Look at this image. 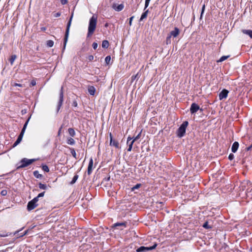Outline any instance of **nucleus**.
Returning a JSON list of instances; mask_svg holds the SVG:
<instances>
[{"mask_svg":"<svg viewBox=\"0 0 252 252\" xmlns=\"http://www.w3.org/2000/svg\"><path fill=\"white\" fill-rule=\"evenodd\" d=\"M97 19V16L94 15L90 19L87 33L88 37L91 36L94 33L96 27Z\"/></svg>","mask_w":252,"mask_h":252,"instance_id":"f257e3e1","label":"nucleus"},{"mask_svg":"<svg viewBox=\"0 0 252 252\" xmlns=\"http://www.w3.org/2000/svg\"><path fill=\"white\" fill-rule=\"evenodd\" d=\"M189 125L188 121H184L180 126L179 128L177 131V135L179 137H182L185 135L186 133V128Z\"/></svg>","mask_w":252,"mask_h":252,"instance_id":"f03ea898","label":"nucleus"},{"mask_svg":"<svg viewBox=\"0 0 252 252\" xmlns=\"http://www.w3.org/2000/svg\"><path fill=\"white\" fill-rule=\"evenodd\" d=\"M30 117L27 120V121L25 123V124L24 125V126H23V128H22V129L21 130V132L20 134L18 136L16 141L15 142V143H14V144L13 145V147H14L16 146L17 145H18L21 142V141H22L23 137V135H24V134L25 131V130L26 129L27 125L28 124V123H29V122L30 121Z\"/></svg>","mask_w":252,"mask_h":252,"instance_id":"7ed1b4c3","label":"nucleus"},{"mask_svg":"<svg viewBox=\"0 0 252 252\" xmlns=\"http://www.w3.org/2000/svg\"><path fill=\"white\" fill-rule=\"evenodd\" d=\"M72 17H73V14H72V15L70 18V19H69V20L67 23V25L66 32H65V36H64V46H63V50H64L65 49L66 43L67 42V40H68V36H69V29H70V27L71 26Z\"/></svg>","mask_w":252,"mask_h":252,"instance_id":"20e7f679","label":"nucleus"},{"mask_svg":"<svg viewBox=\"0 0 252 252\" xmlns=\"http://www.w3.org/2000/svg\"><path fill=\"white\" fill-rule=\"evenodd\" d=\"M37 201V197H34L32 200L29 201L27 205L28 211H31L36 208L38 206Z\"/></svg>","mask_w":252,"mask_h":252,"instance_id":"39448f33","label":"nucleus"},{"mask_svg":"<svg viewBox=\"0 0 252 252\" xmlns=\"http://www.w3.org/2000/svg\"><path fill=\"white\" fill-rule=\"evenodd\" d=\"M34 161H35V159H28L26 158H24L21 161L22 163L21 165H20L17 168L25 167L32 164Z\"/></svg>","mask_w":252,"mask_h":252,"instance_id":"423d86ee","label":"nucleus"},{"mask_svg":"<svg viewBox=\"0 0 252 252\" xmlns=\"http://www.w3.org/2000/svg\"><path fill=\"white\" fill-rule=\"evenodd\" d=\"M157 246V244H155L153 246L151 247H144L141 246L136 250L137 252H147L148 251L155 249Z\"/></svg>","mask_w":252,"mask_h":252,"instance_id":"0eeeda50","label":"nucleus"},{"mask_svg":"<svg viewBox=\"0 0 252 252\" xmlns=\"http://www.w3.org/2000/svg\"><path fill=\"white\" fill-rule=\"evenodd\" d=\"M150 0H145V7L144 9V10H145V12L142 13V14L141 16V18L140 19V21H142L143 19L147 18L149 10H148V9H147V10H146V9L149 6Z\"/></svg>","mask_w":252,"mask_h":252,"instance_id":"6e6552de","label":"nucleus"},{"mask_svg":"<svg viewBox=\"0 0 252 252\" xmlns=\"http://www.w3.org/2000/svg\"><path fill=\"white\" fill-rule=\"evenodd\" d=\"M63 101V87H62L60 93V99L57 106V112L60 110Z\"/></svg>","mask_w":252,"mask_h":252,"instance_id":"1a4fd4ad","label":"nucleus"},{"mask_svg":"<svg viewBox=\"0 0 252 252\" xmlns=\"http://www.w3.org/2000/svg\"><path fill=\"white\" fill-rule=\"evenodd\" d=\"M109 136H110V146H113L115 147L116 148H119V142L113 139V136L112 133L110 132L109 133Z\"/></svg>","mask_w":252,"mask_h":252,"instance_id":"9d476101","label":"nucleus"},{"mask_svg":"<svg viewBox=\"0 0 252 252\" xmlns=\"http://www.w3.org/2000/svg\"><path fill=\"white\" fill-rule=\"evenodd\" d=\"M200 109L199 106L195 103H193L190 106V111L191 114L196 113Z\"/></svg>","mask_w":252,"mask_h":252,"instance_id":"9b49d317","label":"nucleus"},{"mask_svg":"<svg viewBox=\"0 0 252 252\" xmlns=\"http://www.w3.org/2000/svg\"><path fill=\"white\" fill-rule=\"evenodd\" d=\"M228 93H229V92L227 90L223 89L219 94V99L220 100L225 99L227 97Z\"/></svg>","mask_w":252,"mask_h":252,"instance_id":"f8f14e48","label":"nucleus"},{"mask_svg":"<svg viewBox=\"0 0 252 252\" xmlns=\"http://www.w3.org/2000/svg\"><path fill=\"white\" fill-rule=\"evenodd\" d=\"M179 33H180L179 29L178 28L175 27L174 28V30H173L170 32L169 35L171 37L173 36L174 37H176L179 34Z\"/></svg>","mask_w":252,"mask_h":252,"instance_id":"ddd939ff","label":"nucleus"},{"mask_svg":"<svg viewBox=\"0 0 252 252\" xmlns=\"http://www.w3.org/2000/svg\"><path fill=\"white\" fill-rule=\"evenodd\" d=\"M112 7L117 11H121L124 9V5L123 4H120L118 5H117L116 4H114L112 6Z\"/></svg>","mask_w":252,"mask_h":252,"instance_id":"4468645a","label":"nucleus"},{"mask_svg":"<svg viewBox=\"0 0 252 252\" xmlns=\"http://www.w3.org/2000/svg\"><path fill=\"white\" fill-rule=\"evenodd\" d=\"M93 166V160L92 158H91L89 161V165H88V170H87V172L89 175L91 174L92 172Z\"/></svg>","mask_w":252,"mask_h":252,"instance_id":"2eb2a0df","label":"nucleus"},{"mask_svg":"<svg viewBox=\"0 0 252 252\" xmlns=\"http://www.w3.org/2000/svg\"><path fill=\"white\" fill-rule=\"evenodd\" d=\"M239 143L238 142H234L232 144L231 147V151L233 153H235L239 147Z\"/></svg>","mask_w":252,"mask_h":252,"instance_id":"dca6fc26","label":"nucleus"},{"mask_svg":"<svg viewBox=\"0 0 252 252\" xmlns=\"http://www.w3.org/2000/svg\"><path fill=\"white\" fill-rule=\"evenodd\" d=\"M95 88L93 86H89L88 87V92H89V93L92 95H94V94H95Z\"/></svg>","mask_w":252,"mask_h":252,"instance_id":"f3484780","label":"nucleus"},{"mask_svg":"<svg viewBox=\"0 0 252 252\" xmlns=\"http://www.w3.org/2000/svg\"><path fill=\"white\" fill-rule=\"evenodd\" d=\"M126 222H117L114 224L113 227H116L117 226H124L125 227H126Z\"/></svg>","mask_w":252,"mask_h":252,"instance_id":"a211bd4d","label":"nucleus"},{"mask_svg":"<svg viewBox=\"0 0 252 252\" xmlns=\"http://www.w3.org/2000/svg\"><path fill=\"white\" fill-rule=\"evenodd\" d=\"M243 33L244 34H247L250 36V37L252 38V31L250 30H243L242 31Z\"/></svg>","mask_w":252,"mask_h":252,"instance_id":"6ab92c4d","label":"nucleus"},{"mask_svg":"<svg viewBox=\"0 0 252 252\" xmlns=\"http://www.w3.org/2000/svg\"><path fill=\"white\" fill-rule=\"evenodd\" d=\"M109 43L107 40H104L102 41V48H107L109 47Z\"/></svg>","mask_w":252,"mask_h":252,"instance_id":"aec40b11","label":"nucleus"},{"mask_svg":"<svg viewBox=\"0 0 252 252\" xmlns=\"http://www.w3.org/2000/svg\"><path fill=\"white\" fill-rule=\"evenodd\" d=\"M68 133L70 136L72 137H73L75 135V132L73 128H69L68 129Z\"/></svg>","mask_w":252,"mask_h":252,"instance_id":"412c9836","label":"nucleus"},{"mask_svg":"<svg viewBox=\"0 0 252 252\" xmlns=\"http://www.w3.org/2000/svg\"><path fill=\"white\" fill-rule=\"evenodd\" d=\"M67 143L70 145H73L75 144L74 140L72 138H69L67 140Z\"/></svg>","mask_w":252,"mask_h":252,"instance_id":"4be33fe9","label":"nucleus"},{"mask_svg":"<svg viewBox=\"0 0 252 252\" xmlns=\"http://www.w3.org/2000/svg\"><path fill=\"white\" fill-rule=\"evenodd\" d=\"M247 184L249 187H250L248 188V189H247V192L252 191V184L250 182L247 181Z\"/></svg>","mask_w":252,"mask_h":252,"instance_id":"5701e85b","label":"nucleus"},{"mask_svg":"<svg viewBox=\"0 0 252 252\" xmlns=\"http://www.w3.org/2000/svg\"><path fill=\"white\" fill-rule=\"evenodd\" d=\"M46 45L49 47H52L54 45V41L51 40L47 41Z\"/></svg>","mask_w":252,"mask_h":252,"instance_id":"b1692460","label":"nucleus"},{"mask_svg":"<svg viewBox=\"0 0 252 252\" xmlns=\"http://www.w3.org/2000/svg\"><path fill=\"white\" fill-rule=\"evenodd\" d=\"M17 56L15 55H12L9 61L11 63V64H13L14 62L15 61V59H16Z\"/></svg>","mask_w":252,"mask_h":252,"instance_id":"393cba45","label":"nucleus"},{"mask_svg":"<svg viewBox=\"0 0 252 252\" xmlns=\"http://www.w3.org/2000/svg\"><path fill=\"white\" fill-rule=\"evenodd\" d=\"M38 186H39V188L40 189H44V190L47 189V186L45 184H43L40 183L39 184Z\"/></svg>","mask_w":252,"mask_h":252,"instance_id":"a878e982","label":"nucleus"},{"mask_svg":"<svg viewBox=\"0 0 252 252\" xmlns=\"http://www.w3.org/2000/svg\"><path fill=\"white\" fill-rule=\"evenodd\" d=\"M78 176L77 175H75L73 177L72 181H71L70 184L72 185V184H74L76 182V181L78 179Z\"/></svg>","mask_w":252,"mask_h":252,"instance_id":"bb28decb","label":"nucleus"},{"mask_svg":"<svg viewBox=\"0 0 252 252\" xmlns=\"http://www.w3.org/2000/svg\"><path fill=\"white\" fill-rule=\"evenodd\" d=\"M229 57V56H223L220 59L218 62H222L226 60L227 59H228Z\"/></svg>","mask_w":252,"mask_h":252,"instance_id":"cd10ccee","label":"nucleus"},{"mask_svg":"<svg viewBox=\"0 0 252 252\" xmlns=\"http://www.w3.org/2000/svg\"><path fill=\"white\" fill-rule=\"evenodd\" d=\"M203 227L206 229H210L212 228V226L208 224V222L206 221L203 225Z\"/></svg>","mask_w":252,"mask_h":252,"instance_id":"c85d7f7f","label":"nucleus"},{"mask_svg":"<svg viewBox=\"0 0 252 252\" xmlns=\"http://www.w3.org/2000/svg\"><path fill=\"white\" fill-rule=\"evenodd\" d=\"M111 61V57L110 56H107L106 57L105 59V62L107 64H109L110 63V62Z\"/></svg>","mask_w":252,"mask_h":252,"instance_id":"c756f323","label":"nucleus"},{"mask_svg":"<svg viewBox=\"0 0 252 252\" xmlns=\"http://www.w3.org/2000/svg\"><path fill=\"white\" fill-rule=\"evenodd\" d=\"M141 132H139L136 136L133 138V140H132L133 141V142H134L135 141H136L137 140H138V139L140 138V137L141 136Z\"/></svg>","mask_w":252,"mask_h":252,"instance_id":"7c9ffc66","label":"nucleus"},{"mask_svg":"<svg viewBox=\"0 0 252 252\" xmlns=\"http://www.w3.org/2000/svg\"><path fill=\"white\" fill-rule=\"evenodd\" d=\"M33 174H34V176L37 178H41L42 177V175L41 174H39V173L37 171H34Z\"/></svg>","mask_w":252,"mask_h":252,"instance_id":"2f4dec72","label":"nucleus"},{"mask_svg":"<svg viewBox=\"0 0 252 252\" xmlns=\"http://www.w3.org/2000/svg\"><path fill=\"white\" fill-rule=\"evenodd\" d=\"M42 170L45 172H48L49 171V169L48 166L46 165H42Z\"/></svg>","mask_w":252,"mask_h":252,"instance_id":"473e14b6","label":"nucleus"},{"mask_svg":"<svg viewBox=\"0 0 252 252\" xmlns=\"http://www.w3.org/2000/svg\"><path fill=\"white\" fill-rule=\"evenodd\" d=\"M133 143L132 141H131L130 142V143H129V145H128V148L127 149V151L128 152H130L132 150V145L133 144Z\"/></svg>","mask_w":252,"mask_h":252,"instance_id":"72a5a7b5","label":"nucleus"},{"mask_svg":"<svg viewBox=\"0 0 252 252\" xmlns=\"http://www.w3.org/2000/svg\"><path fill=\"white\" fill-rule=\"evenodd\" d=\"M71 155H72V156L75 158H77V157H76V153L75 152V151L74 149H71Z\"/></svg>","mask_w":252,"mask_h":252,"instance_id":"f704fd0d","label":"nucleus"},{"mask_svg":"<svg viewBox=\"0 0 252 252\" xmlns=\"http://www.w3.org/2000/svg\"><path fill=\"white\" fill-rule=\"evenodd\" d=\"M45 194V191L41 192L38 194V195L36 197H37V200L38 201V198L41 197H43Z\"/></svg>","mask_w":252,"mask_h":252,"instance_id":"c9c22d12","label":"nucleus"},{"mask_svg":"<svg viewBox=\"0 0 252 252\" xmlns=\"http://www.w3.org/2000/svg\"><path fill=\"white\" fill-rule=\"evenodd\" d=\"M140 186H141L140 184H136L135 186H134L132 188V190H134L135 189H138V188H140Z\"/></svg>","mask_w":252,"mask_h":252,"instance_id":"e433bc0d","label":"nucleus"},{"mask_svg":"<svg viewBox=\"0 0 252 252\" xmlns=\"http://www.w3.org/2000/svg\"><path fill=\"white\" fill-rule=\"evenodd\" d=\"M205 5L204 4L202 6V10H201V15H200V18L202 17L203 13H204V12L205 11Z\"/></svg>","mask_w":252,"mask_h":252,"instance_id":"4c0bfd02","label":"nucleus"},{"mask_svg":"<svg viewBox=\"0 0 252 252\" xmlns=\"http://www.w3.org/2000/svg\"><path fill=\"white\" fill-rule=\"evenodd\" d=\"M171 36L169 35L167 37H166V44H170L171 43V40H170V38H171Z\"/></svg>","mask_w":252,"mask_h":252,"instance_id":"58836bf2","label":"nucleus"},{"mask_svg":"<svg viewBox=\"0 0 252 252\" xmlns=\"http://www.w3.org/2000/svg\"><path fill=\"white\" fill-rule=\"evenodd\" d=\"M0 194L2 196L6 195L7 194V190H1V192H0Z\"/></svg>","mask_w":252,"mask_h":252,"instance_id":"ea45409f","label":"nucleus"},{"mask_svg":"<svg viewBox=\"0 0 252 252\" xmlns=\"http://www.w3.org/2000/svg\"><path fill=\"white\" fill-rule=\"evenodd\" d=\"M61 12H57V13H55L54 14V17H56V18L59 17L61 16Z\"/></svg>","mask_w":252,"mask_h":252,"instance_id":"a19ab883","label":"nucleus"},{"mask_svg":"<svg viewBox=\"0 0 252 252\" xmlns=\"http://www.w3.org/2000/svg\"><path fill=\"white\" fill-rule=\"evenodd\" d=\"M234 158V156L233 154H229V156H228V158L229 160H232Z\"/></svg>","mask_w":252,"mask_h":252,"instance_id":"79ce46f5","label":"nucleus"},{"mask_svg":"<svg viewBox=\"0 0 252 252\" xmlns=\"http://www.w3.org/2000/svg\"><path fill=\"white\" fill-rule=\"evenodd\" d=\"M92 46H93V48L94 49H96L97 48V43H96V42H94L93 43Z\"/></svg>","mask_w":252,"mask_h":252,"instance_id":"37998d69","label":"nucleus"},{"mask_svg":"<svg viewBox=\"0 0 252 252\" xmlns=\"http://www.w3.org/2000/svg\"><path fill=\"white\" fill-rule=\"evenodd\" d=\"M94 57L93 55H90L88 57V59L90 61H93L94 60Z\"/></svg>","mask_w":252,"mask_h":252,"instance_id":"c03bdc74","label":"nucleus"},{"mask_svg":"<svg viewBox=\"0 0 252 252\" xmlns=\"http://www.w3.org/2000/svg\"><path fill=\"white\" fill-rule=\"evenodd\" d=\"M13 86H15V87H17V86H18V87H22L23 85L21 84H18V83H14L13 85H12Z\"/></svg>","mask_w":252,"mask_h":252,"instance_id":"a18cd8bd","label":"nucleus"},{"mask_svg":"<svg viewBox=\"0 0 252 252\" xmlns=\"http://www.w3.org/2000/svg\"><path fill=\"white\" fill-rule=\"evenodd\" d=\"M61 2L62 4L64 5L67 3V0H61Z\"/></svg>","mask_w":252,"mask_h":252,"instance_id":"49530a36","label":"nucleus"},{"mask_svg":"<svg viewBox=\"0 0 252 252\" xmlns=\"http://www.w3.org/2000/svg\"><path fill=\"white\" fill-rule=\"evenodd\" d=\"M134 18V16H132L130 18H129V25L131 26V23H132V21L133 20Z\"/></svg>","mask_w":252,"mask_h":252,"instance_id":"de8ad7c7","label":"nucleus"},{"mask_svg":"<svg viewBox=\"0 0 252 252\" xmlns=\"http://www.w3.org/2000/svg\"><path fill=\"white\" fill-rule=\"evenodd\" d=\"M32 86H35L36 85V82L34 80H32L31 83Z\"/></svg>","mask_w":252,"mask_h":252,"instance_id":"09e8293b","label":"nucleus"},{"mask_svg":"<svg viewBox=\"0 0 252 252\" xmlns=\"http://www.w3.org/2000/svg\"><path fill=\"white\" fill-rule=\"evenodd\" d=\"M132 139L133 140V138H131V137L128 136V137H127V144H128L129 141L130 140H132Z\"/></svg>","mask_w":252,"mask_h":252,"instance_id":"8fccbe9b","label":"nucleus"},{"mask_svg":"<svg viewBox=\"0 0 252 252\" xmlns=\"http://www.w3.org/2000/svg\"><path fill=\"white\" fill-rule=\"evenodd\" d=\"M72 105L74 107H77V103L76 101H74L73 102V103H72Z\"/></svg>","mask_w":252,"mask_h":252,"instance_id":"3c124183","label":"nucleus"},{"mask_svg":"<svg viewBox=\"0 0 252 252\" xmlns=\"http://www.w3.org/2000/svg\"><path fill=\"white\" fill-rule=\"evenodd\" d=\"M28 231H25V232L22 234L21 235H20V237L23 236L24 235H26Z\"/></svg>","mask_w":252,"mask_h":252,"instance_id":"603ef678","label":"nucleus"},{"mask_svg":"<svg viewBox=\"0 0 252 252\" xmlns=\"http://www.w3.org/2000/svg\"><path fill=\"white\" fill-rule=\"evenodd\" d=\"M61 131V128H60V129H59V132H58V135H59L60 134Z\"/></svg>","mask_w":252,"mask_h":252,"instance_id":"864d4df0","label":"nucleus"},{"mask_svg":"<svg viewBox=\"0 0 252 252\" xmlns=\"http://www.w3.org/2000/svg\"><path fill=\"white\" fill-rule=\"evenodd\" d=\"M132 78H133V79H135V78H136V76H134H134H132Z\"/></svg>","mask_w":252,"mask_h":252,"instance_id":"5fc2aeb1","label":"nucleus"},{"mask_svg":"<svg viewBox=\"0 0 252 252\" xmlns=\"http://www.w3.org/2000/svg\"><path fill=\"white\" fill-rule=\"evenodd\" d=\"M132 78H133V79H135V78H136V76H134H134H132Z\"/></svg>","mask_w":252,"mask_h":252,"instance_id":"6e6d98bb","label":"nucleus"},{"mask_svg":"<svg viewBox=\"0 0 252 252\" xmlns=\"http://www.w3.org/2000/svg\"><path fill=\"white\" fill-rule=\"evenodd\" d=\"M132 78H133V79H135V78H136V76H134H134H132Z\"/></svg>","mask_w":252,"mask_h":252,"instance_id":"4d7b16f0","label":"nucleus"},{"mask_svg":"<svg viewBox=\"0 0 252 252\" xmlns=\"http://www.w3.org/2000/svg\"><path fill=\"white\" fill-rule=\"evenodd\" d=\"M105 27H107L108 26V24H106L105 25Z\"/></svg>","mask_w":252,"mask_h":252,"instance_id":"13d9d810","label":"nucleus"},{"mask_svg":"<svg viewBox=\"0 0 252 252\" xmlns=\"http://www.w3.org/2000/svg\"><path fill=\"white\" fill-rule=\"evenodd\" d=\"M251 250H252V248L251 249Z\"/></svg>","mask_w":252,"mask_h":252,"instance_id":"bf43d9fd","label":"nucleus"}]
</instances>
